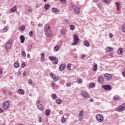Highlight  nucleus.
Returning <instances> with one entry per match:
<instances>
[{
  "label": "nucleus",
  "instance_id": "54",
  "mask_svg": "<svg viewBox=\"0 0 125 125\" xmlns=\"http://www.w3.org/2000/svg\"><path fill=\"white\" fill-rule=\"evenodd\" d=\"M122 75L125 78V70L123 72H122Z\"/></svg>",
  "mask_w": 125,
  "mask_h": 125
},
{
  "label": "nucleus",
  "instance_id": "7",
  "mask_svg": "<svg viewBox=\"0 0 125 125\" xmlns=\"http://www.w3.org/2000/svg\"><path fill=\"white\" fill-rule=\"evenodd\" d=\"M9 106H10V104H9V101H5L4 102L3 104V108L4 110H6L7 109H8L9 107Z\"/></svg>",
  "mask_w": 125,
  "mask_h": 125
},
{
  "label": "nucleus",
  "instance_id": "28",
  "mask_svg": "<svg viewBox=\"0 0 125 125\" xmlns=\"http://www.w3.org/2000/svg\"><path fill=\"white\" fill-rule=\"evenodd\" d=\"M94 86H95V83H90V84H89L90 88H93V87H94Z\"/></svg>",
  "mask_w": 125,
  "mask_h": 125
},
{
  "label": "nucleus",
  "instance_id": "6",
  "mask_svg": "<svg viewBox=\"0 0 125 125\" xmlns=\"http://www.w3.org/2000/svg\"><path fill=\"white\" fill-rule=\"evenodd\" d=\"M11 44H12V40H8V42L6 44V49L7 50H9L11 48Z\"/></svg>",
  "mask_w": 125,
  "mask_h": 125
},
{
  "label": "nucleus",
  "instance_id": "45",
  "mask_svg": "<svg viewBox=\"0 0 125 125\" xmlns=\"http://www.w3.org/2000/svg\"><path fill=\"white\" fill-rule=\"evenodd\" d=\"M36 104H37V106H38L39 105H42V104H41V102L40 101H37L36 102Z\"/></svg>",
  "mask_w": 125,
  "mask_h": 125
},
{
  "label": "nucleus",
  "instance_id": "10",
  "mask_svg": "<svg viewBox=\"0 0 125 125\" xmlns=\"http://www.w3.org/2000/svg\"><path fill=\"white\" fill-rule=\"evenodd\" d=\"M81 94H82V96H83L85 98H89V97H90L89 94H88V93H87V92H86L84 91H82L81 92Z\"/></svg>",
  "mask_w": 125,
  "mask_h": 125
},
{
  "label": "nucleus",
  "instance_id": "2",
  "mask_svg": "<svg viewBox=\"0 0 125 125\" xmlns=\"http://www.w3.org/2000/svg\"><path fill=\"white\" fill-rule=\"evenodd\" d=\"M80 39L79 37H78V35L74 34L73 35V43L72 44L73 45H76V44H78L79 43V41Z\"/></svg>",
  "mask_w": 125,
  "mask_h": 125
},
{
  "label": "nucleus",
  "instance_id": "4",
  "mask_svg": "<svg viewBox=\"0 0 125 125\" xmlns=\"http://www.w3.org/2000/svg\"><path fill=\"white\" fill-rule=\"evenodd\" d=\"M96 118L99 123H101V122H103V121L104 120V117H103L102 115L99 114L96 115Z\"/></svg>",
  "mask_w": 125,
  "mask_h": 125
},
{
  "label": "nucleus",
  "instance_id": "30",
  "mask_svg": "<svg viewBox=\"0 0 125 125\" xmlns=\"http://www.w3.org/2000/svg\"><path fill=\"white\" fill-rule=\"evenodd\" d=\"M17 9L16 8V7H14L12 8L11 9V11L12 13L15 12V11H16Z\"/></svg>",
  "mask_w": 125,
  "mask_h": 125
},
{
  "label": "nucleus",
  "instance_id": "33",
  "mask_svg": "<svg viewBox=\"0 0 125 125\" xmlns=\"http://www.w3.org/2000/svg\"><path fill=\"white\" fill-rule=\"evenodd\" d=\"M50 7V5L49 4H47L44 5L45 9H48V8H49Z\"/></svg>",
  "mask_w": 125,
  "mask_h": 125
},
{
  "label": "nucleus",
  "instance_id": "57",
  "mask_svg": "<svg viewBox=\"0 0 125 125\" xmlns=\"http://www.w3.org/2000/svg\"><path fill=\"white\" fill-rule=\"evenodd\" d=\"M36 8H39V7H40V4H36Z\"/></svg>",
  "mask_w": 125,
  "mask_h": 125
},
{
  "label": "nucleus",
  "instance_id": "41",
  "mask_svg": "<svg viewBox=\"0 0 125 125\" xmlns=\"http://www.w3.org/2000/svg\"><path fill=\"white\" fill-rule=\"evenodd\" d=\"M70 29L73 30H74L75 29V25H70Z\"/></svg>",
  "mask_w": 125,
  "mask_h": 125
},
{
  "label": "nucleus",
  "instance_id": "18",
  "mask_svg": "<svg viewBox=\"0 0 125 125\" xmlns=\"http://www.w3.org/2000/svg\"><path fill=\"white\" fill-rule=\"evenodd\" d=\"M18 92L19 93H20V94H21L22 95H24V94H25V91H24V90L22 89H19L18 90Z\"/></svg>",
  "mask_w": 125,
  "mask_h": 125
},
{
  "label": "nucleus",
  "instance_id": "14",
  "mask_svg": "<svg viewBox=\"0 0 125 125\" xmlns=\"http://www.w3.org/2000/svg\"><path fill=\"white\" fill-rule=\"evenodd\" d=\"M113 47H107L105 48V51H106V52H110L111 51H112V50H113Z\"/></svg>",
  "mask_w": 125,
  "mask_h": 125
},
{
  "label": "nucleus",
  "instance_id": "25",
  "mask_svg": "<svg viewBox=\"0 0 125 125\" xmlns=\"http://www.w3.org/2000/svg\"><path fill=\"white\" fill-rule=\"evenodd\" d=\"M93 71L94 72L97 71V64H95L93 66Z\"/></svg>",
  "mask_w": 125,
  "mask_h": 125
},
{
  "label": "nucleus",
  "instance_id": "1",
  "mask_svg": "<svg viewBox=\"0 0 125 125\" xmlns=\"http://www.w3.org/2000/svg\"><path fill=\"white\" fill-rule=\"evenodd\" d=\"M45 29V34L48 38H51L52 37V32L50 30V27H49V24H46L44 27Z\"/></svg>",
  "mask_w": 125,
  "mask_h": 125
},
{
  "label": "nucleus",
  "instance_id": "63",
  "mask_svg": "<svg viewBox=\"0 0 125 125\" xmlns=\"http://www.w3.org/2000/svg\"><path fill=\"white\" fill-rule=\"evenodd\" d=\"M3 112V110H2V109L0 108V113H2Z\"/></svg>",
  "mask_w": 125,
  "mask_h": 125
},
{
  "label": "nucleus",
  "instance_id": "20",
  "mask_svg": "<svg viewBox=\"0 0 125 125\" xmlns=\"http://www.w3.org/2000/svg\"><path fill=\"white\" fill-rule=\"evenodd\" d=\"M60 71H63L64 69H65V64H62L60 65V68H59Z\"/></svg>",
  "mask_w": 125,
  "mask_h": 125
},
{
  "label": "nucleus",
  "instance_id": "60",
  "mask_svg": "<svg viewBox=\"0 0 125 125\" xmlns=\"http://www.w3.org/2000/svg\"><path fill=\"white\" fill-rule=\"evenodd\" d=\"M99 0H94V2H96V3L98 2Z\"/></svg>",
  "mask_w": 125,
  "mask_h": 125
},
{
  "label": "nucleus",
  "instance_id": "22",
  "mask_svg": "<svg viewBox=\"0 0 125 125\" xmlns=\"http://www.w3.org/2000/svg\"><path fill=\"white\" fill-rule=\"evenodd\" d=\"M74 12H75V13H76L77 14H79V13H80V8H75L74 9Z\"/></svg>",
  "mask_w": 125,
  "mask_h": 125
},
{
  "label": "nucleus",
  "instance_id": "62",
  "mask_svg": "<svg viewBox=\"0 0 125 125\" xmlns=\"http://www.w3.org/2000/svg\"><path fill=\"white\" fill-rule=\"evenodd\" d=\"M23 76H26V71L23 72Z\"/></svg>",
  "mask_w": 125,
  "mask_h": 125
},
{
  "label": "nucleus",
  "instance_id": "3",
  "mask_svg": "<svg viewBox=\"0 0 125 125\" xmlns=\"http://www.w3.org/2000/svg\"><path fill=\"white\" fill-rule=\"evenodd\" d=\"M49 60L52 61L53 64H58V59L55 57L50 56L49 57Z\"/></svg>",
  "mask_w": 125,
  "mask_h": 125
},
{
  "label": "nucleus",
  "instance_id": "29",
  "mask_svg": "<svg viewBox=\"0 0 125 125\" xmlns=\"http://www.w3.org/2000/svg\"><path fill=\"white\" fill-rule=\"evenodd\" d=\"M56 103L57 104H61V103H62V101L60 99H57L56 100Z\"/></svg>",
  "mask_w": 125,
  "mask_h": 125
},
{
  "label": "nucleus",
  "instance_id": "53",
  "mask_svg": "<svg viewBox=\"0 0 125 125\" xmlns=\"http://www.w3.org/2000/svg\"><path fill=\"white\" fill-rule=\"evenodd\" d=\"M109 38H113V34H112V33H110L109 34Z\"/></svg>",
  "mask_w": 125,
  "mask_h": 125
},
{
  "label": "nucleus",
  "instance_id": "26",
  "mask_svg": "<svg viewBox=\"0 0 125 125\" xmlns=\"http://www.w3.org/2000/svg\"><path fill=\"white\" fill-rule=\"evenodd\" d=\"M120 99V97L119 96H115L113 98V100L114 101H118Z\"/></svg>",
  "mask_w": 125,
  "mask_h": 125
},
{
  "label": "nucleus",
  "instance_id": "52",
  "mask_svg": "<svg viewBox=\"0 0 125 125\" xmlns=\"http://www.w3.org/2000/svg\"><path fill=\"white\" fill-rule=\"evenodd\" d=\"M38 121H39V123H42V118L39 117Z\"/></svg>",
  "mask_w": 125,
  "mask_h": 125
},
{
  "label": "nucleus",
  "instance_id": "16",
  "mask_svg": "<svg viewBox=\"0 0 125 125\" xmlns=\"http://www.w3.org/2000/svg\"><path fill=\"white\" fill-rule=\"evenodd\" d=\"M21 42L23 43L25 42V37L23 35L20 36Z\"/></svg>",
  "mask_w": 125,
  "mask_h": 125
},
{
  "label": "nucleus",
  "instance_id": "21",
  "mask_svg": "<svg viewBox=\"0 0 125 125\" xmlns=\"http://www.w3.org/2000/svg\"><path fill=\"white\" fill-rule=\"evenodd\" d=\"M41 56L42 61H44V60H45L44 56H45V55L44 53H41Z\"/></svg>",
  "mask_w": 125,
  "mask_h": 125
},
{
  "label": "nucleus",
  "instance_id": "13",
  "mask_svg": "<svg viewBox=\"0 0 125 125\" xmlns=\"http://www.w3.org/2000/svg\"><path fill=\"white\" fill-rule=\"evenodd\" d=\"M83 111H81L79 112V121H83Z\"/></svg>",
  "mask_w": 125,
  "mask_h": 125
},
{
  "label": "nucleus",
  "instance_id": "56",
  "mask_svg": "<svg viewBox=\"0 0 125 125\" xmlns=\"http://www.w3.org/2000/svg\"><path fill=\"white\" fill-rule=\"evenodd\" d=\"M98 5L99 7H101L102 6V4L99 3V4H98Z\"/></svg>",
  "mask_w": 125,
  "mask_h": 125
},
{
  "label": "nucleus",
  "instance_id": "37",
  "mask_svg": "<svg viewBox=\"0 0 125 125\" xmlns=\"http://www.w3.org/2000/svg\"><path fill=\"white\" fill-rule=\"evenodd\" d=\"M77 83H83V80L82 79H78L77 80Z\"/></svg>",
  "mask_w": 125,
  "mask_h": 125
},
{
  "label": "nucleus",
  "instance_id": "59",
  "mask_svg": "<svg viewBox=\"0 0 125 125\" xmlns=\"http://www.w3.org/2000/svg\"><path fill=\"white\" fill-rule=\"evenodd\" d=\"M21 74H22V73H21L20 72H18V75L19 76H21Z\"/></svg>",
  "mask_w": 125,
  "mask_h": 125
},
{
  "label": "nucleus",
  "instance_id": "64",
  "mask_svg": "<svg viewBox=\"0 0 125 125\" xmlns=\"http://www.w3.org/2000/svg\"><path fill=\"white\" fill-rule=\"evenodd\" d=\"M90 102H93V99H90Z\"/></svg>",
  "mask_w": 125,
  "mask_h": 125
},
{
  "label": "nucleus",
  "instance_id": "23",
  "mask_svg": "<svg viewBox=\"0 0 125 125\" xmlns=\"http://www.w3.org/2000/svg\"><path fill=\"white\" fill-rule=\"evenodd\" d=\"M59 48H60L59 45H56L54 47V49L55 51H58L59 50Z\"/></svg>",
  "mask_w": 125,
  "mask_h": 125
},
{
  "label": "nucleus",
  "instance_id": "12",
  "mask_svg": "<svg viewBox=\"0 0 125 125\" xmlns=\"http://www.w3.org/2000/svg\"><path fill=\"white\" fill-rule=\"evenodd\" d=\"M103 87L105 90H111L112 89V88L111 87V85H105L103 86Z\"/></svg>",
  "mask_w": 125,
  "mask_h": 125
},
{
  "label": "nucleus",
  "instance_id": "36",
  "mask_svg": "<svg viewBox=\"0 0 125 125\" xmlns=\"http://www.w3.org/2000/svg\"><path fill=\"white\" fill-rule=\"evenodd\" d=\"M52 98L53 99H56V98H57V96L56 95V94H53L52 95Z\"/></svg>",
  "mask_w": 125,
  "mask_h": 125
},
{
  "label": "nucleus",
  "instance_id": "61",
  "mask_svg": "<svg viewBox=\"0 0 125 125\" xmlns=\"http://www.w3.org/2000/svg\"><path fill=\"white\" fill-rule=\"evenodd\" d=\"M42 24H38V27H42Z\"/></svg>",
  "mask_w": 125,
  "mask_h": 125
},
{
  "label": "nucleus",
  "instance_id": "47",
  "mask_svg": "<svg viewBox=\"0 0 125 125\" xmlns=\"http://www.w3.org/2000/svg\"><path fill=\"white\" fill-rule=\"evenodd\" d=\"M33 10L32 9V7H29V9H28V12H32V11Z\"/></svg>",
  "mask_w": 125,
  "mask_h": 125
},
{
  "label": "nucleus",
  "instance_id": "34",
  "mask_svg": "<svg viewBox=\"0 0 125 125\" xmlns=\"http://www.w3.org/2000/svg\"><path fill=\"white\" fill-rule=\"evenodd\" d=\"M123 33H125V24H123L122 28Z\"/></svg>",
  "mask_w": 125,
  "mask_h": 125
},
{
  "label": "nucleus",
  "instance_id": "35",
  "mask_svg": "<svg viewBox=\"0 0 125 125\" xmlns=\"http://www.w3.org/2000/svg\"><path fill=\"white\" fill-rule=\"evenodd\" d=\"M103 1L105 2V3H106V4H109V3H110V0H103Z\"/></svg>",
  "mask_w": 125,
  "mask_h": 125
},
{
  "label": "nucleus",
  "instance_id": "49",
  "mask_svg": "<svg viewBox=\"0 0 125 125\" xmlns=\"http://www.w3.org/2000/svg\"><path fill=\"white\" fill-rule=\"evenodd\" d=\"M8 29L6 27L4 28L3 29V31L4 32V33H6V32H7Z\"/></svg>",
  "mask_w": 125,
  "mask_h": 125
},
{
  "label": "nucleus",
  "instance_id": "44",
  "mask_svg": "<svg viewBox=\"0 0 125 125\" xmlns=\"http://www.w3.org/2000/svg\"><path fill=\"white\" fill-rule=\"evenodd\" d=\"M25 66H26V63L25 62H23L21 64V67L22 68H25Z\"/></svg>",
  "mask_w": 125,
  "mask_h": 125
},
{
  "label": "nucleus",
  "instance_id": "17",
  "mask_svg": "<svg viewBox=\"0 0 125 125\" xmlns=\"http://www.w3.org/2000/svg\"><path fill=\"white\" fill-rule=\"evenodd\" d=\"M38 109L40 110V111H43L44 110V108L43 107V105L42 104H40L38 106Z\"/></svg>",
  "mask_w": 125,
  "mask_h": 125
},
{
  "label": "nucleus",
  "instance_id": "19",
  "mask_svg": "<svg viewBox=\"0 0 125 125\" xmlns=\"http://www.w3.org/2000/svg\"><path fill=\"white\" fill-rule=\"evenodd\" d=\"M117 53L118 54H121V55H123V49L122 48H120L118 49L117 51Z\"/></svg>",
  "mask_w": 125,
  "mask_h": 125
},
{
  "label": "nucleus",
  "instance_id": "48",
  "mask_svg": "<svg viewBox=\"0 0 125 125\" xmlns=\"http://www.w3.org/2000/svg\"><path fill=\"white\" fill-rule=\"evenodd\" d=\"M66 0H61L60 1L62 2V3H65L66 2Z\"/></svg>",
  "mask_w": 125,
  "mask_h": 125
},
{
  "label": "nucleus",
  "instance_id": "5",
  "mask_svg": "<svg viewBox=\"0 0 125 125\" xmlns=\"http://www.w3.org/2000/svg\"><path fill=\"white\" fill-rule=\"evenodd\" d=\"M125 110V104H123L120 106L117 107L116 108V111L117 112H122V111H124Z\"/></svg>",
  "mask_w": 125,
  "mask_h": 125
},
{
  "label": "nucleus",
  "instance_id": "32",
  "mask_svg": "<svg viewBox=\"0 0 125 125\" xmlns=\"http://www.w3.org/2000/svg\"><path fill=\"white\" fill-rule=\"evenodd\" d=\"M20 30H21V32L25 31V25H22L21 27L20 28Z\"/></svg>",
  "mask_w": 125,
  "mask_h": 125
},
{
  "label": "nucleus",
  "instance_id": "55",
  "mask_svg": "<svg viewBox=\"0 0 125 125\" xmlns=\"http://www.w3.org/2000/svg\"><path fill=\"white\" fill-rule=\"evenodd\" d=\"M84 57H85L84 55H82L81 57V59H84Z\"/></svg>",
  "mask_w": 125,
  "mask_h": 125
},
{
  "label": "nucleus",
  "instance_id": "31",
  "mask_svg": "<svg viewBox=\"0 0 125 125\" xmlns=\"http://www.w3.org/2000/svg\"><path fill=\"white\" fill-rule=\"evenodd\" d=\"M52 12H58V11H59V10H58V9L56 8H53L52 9Z\"/></svg>",
  "mask_w": 125,
  "mask_h": 125
},
{
  "label": "nucleus",
  "instance_id": "27",
  "mask_svg": "<svg viewBox=\"0 0 125 125\" xmlns=\"http://www.w3.org/2000/svg\"><path fill=\"white\" fill-rule=\"evenodd\" d=\"M84 45H85V46H89V45H90V44L89 43L88 41H85L84 42Z\"/></svg>",
  "mask_w": 125,
  "mask_h": 125
},
{
  "label": "nucleus",
  "instance_id": "11",
  "mask_svg": "<svg viewBox=\"0 0 125 125\" xmlns=\"http://www.w3.org/2000/svg\"><path fill=\"white\" fill-rule=\"evenodd\" d=\"M98 80L100 83H104V77L102 76H99L98 78Z\"/></svg>",
  "mask_w": 125,
  "mask_h": 125
},
{
  "label": "nucleus",
  "instance_id": "51",
  "mask_svg": "<svg viewBox=\"0 0 125 125\" xmlns=\"http://www.w3.org/2000/svg\"><path fill=\"white\" fill-rule=\"evenodd\" d=\"M3 72L2 71V69L1 68H0V75H2V73Z\"/></svg>",
  "mask_w": 125,
  "mask_h": 125
},
{
  "label": "nucleus",
  "instance_id": "46",
  "mask_svg": "<svg viewBox=\"0 0 125 125\" xmlns=\"http://www.w3.org/2000/svg\"><path fill=\"white\" fill-rule=\"evenodd\" d=\"M22 55L23 56V57H26V53L25 51H23L22 53Z\"/></svg>",
  "mask_w": 125,
  "mask_h": 125
},
{
  "label": "nucleus",
  "instance_id": "39",
  "mask_svg": "<svg viewBox=\"0 0 125 125\" xmlns=\"http://www.w3.org/2000/svg\"><path fill=\"white\" fill-rule=\"evenodd\" d=\"M67 68L68 69V70H71V64L70 63H69L67 64Z\"/></svg>",
  "mask_w": 125,
  "mask_h": 125
},
{
  "label": "nucleus",
  "instance_id": "58",
  "mask_svg": "<svg viewBox=\"0 0 125 125\" xmlns=\"http://www.w3.org/2000/svg\"><path fill=\"white\" fill-rule=\"evenodd\" d=\"M27 58H30V57H31V55H30L29 54H28L27 55Z\"/></svg>",
  "mask_w": 125,
  "mask_h": 125
},
{
  "label": "nucleus",
  "instance_id": "9",
  "mask_svg": "<svg viewBox=\"0 0 125 125\" xmlns=\"http://www.w3.org/2000/svg\"><path fill=\"white\" fill-rule=\"evenodd\" d=\"M104 78L107 81H110L112 79V75L108 73H105L104 75Z\"/></svg>",
  "mask_w": 125,
  "mask_h": 125
},
{
  "label": "nucleus",
  "instance_id": "50",
  "mask_svg": "<svg viewBox=\"0 0 125 125\" xmlns=\"http://www.w3.org/2000/svg\"><path fill=\"white\" fill-rule=\"evenodd\" d=\"M28 82H29V83H30V84L33 83V81H32V80H31V79H29L28 80Z\"/></svg>",
  "mask_w": 125,
  "mask_h": 125
},
{
  "label": "nucleus",
  "instance_id": "40",
  "mask_svg": "<svg viewBox=\"0 0 125 125\" xmlns=\"http://www.w3.org/2000/svg\"><path fill=\"white\" fill-rule=\"evenodd\" d=\"M14 66L15 67V68H18L19 67L20 65L19 63H14Z\"/></svg>",
  "mask_w": 125,
  "mask_h": 125
},
{
  "label": "nucleus",
  "instance_id": "38",
  "mask_svg": "<svg viewBox=\"0 0 125 125\" xmlns=\"http://www.w3.org/2000/svg\"><path fill=\"white\" fill-rule=\"evenodd\" d=\"M61 121L62 123H65V122H66V118H65L64 117H62V118Z\"/></svg>",
  "mask_w": 125,
  "mask_h": 125
},
{
  "label": "nucleus",
  "instance_id": "43",
  "mask_svg": "<svg viewBox=\"0 0 125 125\" xmlns=\"http://www.w3.org/2000/svg\"><path fill=\"white\" fill-rule=\"evenodd\" d=\"M66 86H67V87H70V86H71V83L67 82L66 83Z\"/></svg>",
  "mask_w": 125,
  "mask_h": 125
},
{
  "label": "nucleus",
  "instance_id": "42",
  "mask_svg": "<svg viewBox=\"0 0 125 125\" xmlns=\"http://www.w3.org/2000/svg\"><path fill=\"white\" fill-rule=\"evenodd\" d=\"M29 36H30V37H33V35H34V32L33 31H30L29 34Z\"/></svg>",
  "mask_w": 125,
  "mask_h": 125
},
{
  "label": "nucleus",
  "instance_id": "15",
  "mask_svg": "<svg viewBox=\"0 0 125 125\" xmlns=\"http://www.w3.org/2000/svg\"><path fill=\"white\" fill-rule=\"evenodd\" d=\"M117 10H120L121 9V4L119 2H116Z\"/></svg>",
  "mask_w": 125,
  "mask_h": 125
},
{
  "label": "nucleus",
  "instance_id": "24",
  "mask_svg": "<svg viewBox=\"0 0 125 125\" xmlns=\"http://www.w3.org/2000/svg\"><path fill=\"white\" fill-rule=\"evenodd\" d=\"M50 114V110L47 109L45 112V116H49Z\"/></svg>",
  "mask_w": 125,
  "mask_h": 125
},
{
  "label": "nucleus",
  "instance_id": "8",
  "mask_svg": "<svg viewBox=\"0 0 125 125\" xmlns=\"http://www.w3.org/2000/svg\"><path fill=\"white\" fill-rule=\"evenodd\" d=\"M50 76L55 82H57V81H59V80H60V77H56V76H55V75L52 73H50Z\"/></svg>",
  "mask_w": 125,
  "mask_h": 125
}]
</instances>
